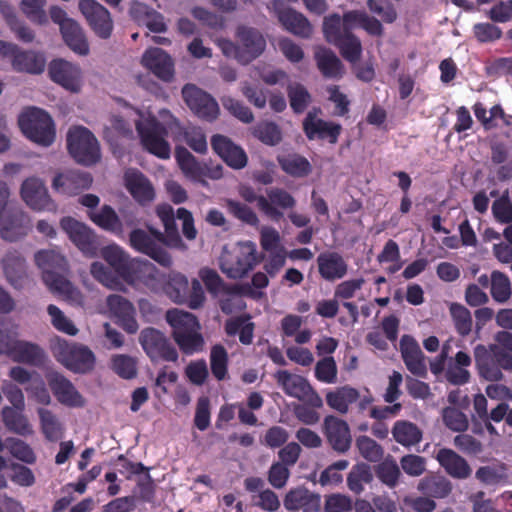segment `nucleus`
Instances as JSON below:
<instances>
[{"mask_svg": "<svg viewBox=\"0 0 512 512\" xmlns=\"http://www.w3.org/2000/svg\"><path fill=\"white\" fill-rule=\"evenodd\" d=\"M253 135L262 143L269 146H275L282 140L281 130L274 122L259 123L254 128Z\"/></svg>", "mask_w": 512, "mask_h": 512, "instance_id": "nucleus-61", "label": "nucleus"}, {"mask_svg": "<svg viewBox=\"0 0 512 512\" xmlns=\"http://www.w3.org/2000/svg\"><path fill=\"white\" fill-rule=\"evenodd\" d=\"M48 19L59 25L60 32H80L79 24L70 18L67 12L58 5H52L49 8Z\"/></svg>", "mask_w": 512, "mask_h": 512, "instance_id": "nucleus-64", "label": "nucleus"}, {"mask_svg": "<svg viewBox=\"0 0 512 512\" xmlns=\"http://www.w3.org/2000/svg\"><path fill=\"white\" fill-rule=\"evenodd\" d=\"M8 356L15 362L32 366L42 365L45 359V353L39 345L23 340H17Z\"/></svg>", "mask_w": 512, "mask_h": 512, "instance_id": "nucleus-37", "label": "nucleus"}, {"mask_svg": "<svg viewBox=\"0 0 512 512\" xmlns=\"http://www.w3.org/2000/svg\"><path fill=\"white\" fill-rule=\"evenodd\" d=\"M239 43L235 44L227 39H217L223 54L236 59L241 64H248L260 56L266 47L263 34H238Z\"/></svg>", "mask_w": 512, "mask_h": 512, "instance_id": "nucleus-7", "label": "nucleus"}, {"mask_svg": "<svg viewBox=\"0 0 512 512\" xmlns=\"http://www.w3.org/2000/svg\"><path fill=\"white\" fill-rule=\"evenodd\" d=\"M275 13L282 27L288 32H311L312 26L308 18L301 12L290 7H276Z\"/></svg>", "mask_w": 512, "mask_h": 512, "instance_id": "nucleus-38", "label": "nucleus"}, {"mask_svg": "<svg viewBox=\"0 0 512 512\" xmlns=\"http://www.w3.org/2000/svg\"><path fill=\"white\" fill-rule=\"evenodd\" d=\"M89 217L97 226L106 231L113 233L122 231V223L115 210L109 205H104L98 212L90 213Z\"/></svg>", "mask_w": 512, "mask_h": 512, "instance_id": "nucleus-48", "label": "nucleus"}, {"mask_svg": "<svg viewBox=\"0 0 512 512\" xmlns=\"http://www.w3.org/2000/svg\"><path fill=\"white\" fill-rule=\"evenodd\" d=\"M199 276L203 281L207 291L217 296L219 294L224 295H242L244 294V288L239 284H226L220 275L213 269L204 268L201 269Z\"/></svg>", "mask_w": 512, "mask_h": 512, "instance_id": "nucleus-36", "label": "nucleus"}, {"mask_svg": "<svg viewBox=\"0 0 512 512\" xmlns=\"http://www.w3.org/2000/svg\"><path fill=\"white\" fill-rule=\"evenodd\" d=\"M296 206V199L284 188L271 187L266 189V196L259 198V210L274 222L284 217L285 210H292Z\"/></svg>", "mask_w": 512, "mask_h": 512, "instance_id": "nucleus-14", "label": "nucleus"}, {"mask_svg": "<svg viewBox=\"0 0 512 512\" xmlns=\"http://www.w3.org/2000/svg\"><path fill=\"white\" fill-rule=\"evenodd\" d=\"M27 215L19 209H9L0 214V235L9 242H15L27 235Z\"/></svg>", "mask_w": 512, "mask_h": 512, "instance_id": "nucleus-22", "label": "nucleus"}, {"mask_svg": "<svg viewBox=\"0 0 512 512\" xmlns=\"http://www.w3.org/2000/svg\"><path fill=\"white\" fill-rule=\"evenodd\" d=\"M179 349L186 355H193L201 352L204 348V338L200 330H192L187 333H178L177 337L173 338Z\"/></svg>", "mask_w": 512, "mask_h": 512, "instance_id": "nucleus-56", "label": "nucleus"}, {"mask_svg": "<svg viewBox=\"0 0 512 512\" xmlns=\"http://www.w3.org/2000/svg\"><path fill=\"white\" fill-rule=\"evenodd\" d=\"M359 399V391L349 385L337 387L326 394V403L340 414H346L349 406Z\"/></svg>", "mask_w": 512, "mask_h": 512, "instance_id": "nucleus-39", "label": "nucleus"}, {"mask_svg": "<svg viewBox=\"0 0 512 512\" xmlns=\"http://www.w3.org/2000/svg\"><path fill=\"white\" fill-rule=\"evenodd\" d=\"M2 420L6 428L21 436L31 435L32 427L22 411L11 407H4L2 410Z\"/></svg>", "mask_w": 512, "mask_h": 512, "instance_id": "nucleus-47", "label": "nucleus"}, {"mask_svg": "<svg viewBox=\"0 0 512 512\" xmlns=\"http://www.w3.org/2000/svg\"><path fill=\"white\" fill-rule=\"evenodd\" d=\"M278 163L285 173L293 177H305L312 171L310 162L296 153L278 157Z\"/></svg>", "mask_w": 512, "mask_h": 512, "instance_id": "nucleus-46", "label": "nucleus"}, {"mask_svg": "<svg viewBox=\"0 0 512 512\" xmlns=\"http://www.w3.org/2000/svg\"><path fill=\"white\" fill-rule=\"evenodd\" d=\"M318 273L328 282H334L344 278L348 273V263L344 257L336 251L320 253L316 259Z\"/></svg>", "mask_w": 512, "mask_h": 512, "instance_id": "nucleus-25", "label": "nucleus"}, {"mask_svg": "<svg viewBox=\"0 0 512 512\" xmlns=\"http://www.w3.org/2000/svg\"><path fill=\"white\" fill-rule=\"evenodd\" d=\"M490 293L498 303H505L511 297L510 280L504 273L497 270L491 273Z\"/></svg>", "mask_w": 512, "mask_h": 512, "instance_id": "nucleus-57", "label": "nucleus"}, {"mask_svg": "<svg viewBox=\"0 0 512 512\" xmlns=\"http://www.w3.org/2000/svg\"><path fill=\"white\" fill-rule=\"evenodd\" d=\"M139 343L152 362L164 360L176 362L178 352L163 332L153 327L144 328L139 335Z\"/></svg>", "mask_w": 512, "mask_h": 512, "instance_id": "nucleus-9", "label": "nucleus"}, {"mask_svg": "<svg viewBox=\"0 0 512 512\" xmlns=\"http://www.w3.org/2000/svg\"><path fill=\"white\" fill-rule=\"evenodd\" d=\"M166 321L172 327L173 338L178 333H187L192 330H200V324L195 315L179 309H171L166 312Z\"/></svg>", "mask_w": 512, "mask_h": 512, "instance_id": "nucleus-40", "label": "nucleus"}, {"mask_svg": "<svg viewBox=\"0 0 512 512\" xmlns=\"http://www.w3.org/2000/svg\"><path fill=\"white\" fill-rule=\"evenodd\" d=\"M259 261L256 245L248 241L241 243L236 251L223 255L220 267L229 278L239 279L246 276Z\"/></svg>", "mask_w": 512, "mask_h": 512, "instance_id": "nucleus-8", "label": "nucleus"}, {"mask_svg": "<svg viewBox=\"0 0 512 512\" xmlns=\"http://www.w3.org/2000/svg\"><path fill=\"white\" fill-rule=\"evenodd\" d=\"M326 41L338 48L341 56L353 66L360 60L362 44L355 34H325Z\"/></svg>", "mask_w": 512, "mask_h": 512, "instance_id": "nucleus-35", "label": "nucleus"}, {"mask_svg": "<svg viewBox=\"0 0 512 512\" xmlns=\"http://www.w3.org/2000/svg\"><path fill=\"white\" fill-rule=\"evenodd\" d=\"M35 262L42 270V279L49 290L67 301L81 304L83 295L66 277L69 270L66 258L55 250H41L35 254Z\"/></svg>", "mask_w": 512, "mask_h": 512, "instance_id": "nucleus-1", "label": "nucleus"}, {"mask_svg": "<svg viewBox=\"0 0 512 512\" xmlns=\"http://www.w3.org/2000/svg\"><path fill=\"white\" fill-rule=\"evenodd\" d=\"M92 182V176L88 172L67 170L55 175L52 188L57 193L72 196L90 188Z\"/></svg>", "mask_w": 512, "mask_h": 512, "instance_id": "nucleus-20", "label": "nucleus"}, {"mask_svg": "<svg viewBox=\"0 0 512 512\" xmlns=\"http://www.w3.org/2000/svg\"><path fill=\"white\" fill-rule=\"evenodd\" d=\"M20 193L23 201L33 210H57V204L50 197L44 182L37 177L27 178L21 185Z\"/></svg>", "mask_w": 512, "mask_h": 512, "instance_id": "nucleus-16", "label": "nucleus"}, {"mask_svg": "<svg viewBox=\"0 0 512 512\" xmlns=\"http://www.w3.org/2000/svg\"><path fill=\"white\" fill-rule=\"evenodd\" d=\"M161 290L175 303H184L189 291V283L186 276L178 272L165 275Z\"/></svg>", "mask_w": 512, "mask_h": 512, "instance_id": "nucleus-42", "label": "nucleus"}, {"mask_svg": "<svg viewBox=\"0 0 512 512\" xmlns=\"http://www.w3.org/2000/svg\"><path fill=\"white\" fill-rule=\"evenodd\" d=\"M322 433L334 452L345 454L350 450L352 434L345 420L334 415H327L323 420Z\"/></svg>", "mask_w": 512, "mask_h": 512, "instance_id": "nucleus-15", "label": "nucleus"}, {"mask_svg": "<svg viewBox=\"0 0 512 512\" xmlns=\"http://www.w3.org/2000/svg\"><path fill=\"white\" fill-rule=\"evenodd\" d=\"M124 180L127 190L139 204L146 205L154 200V188L142 172L129 169L125 172Z\"/></svg>", "mask_w": 512, "mask_h": 512, "instance_id": "nucleus-30", "label": "nucleus"}, {"mask_svg": "<svg viewBox=\"0 0 512 512\" xmlns=\"http://www.w3.org/2000/svg\"><path fill=\"white\" fill-rule=\"evenodd\" d=\"M142 64L164 82H171L174 78V62L161 48L146 50L142 56Z\"/></svg>", "mask_w": 512, "mask_h": 512, "instance_id": "nucleus-24", "label": "nucleus"}, {"mask_svg": "<svg viewBox=\"0 0 512 512\" xmlns=\"http://www.w3.org/2000/svg\"><path fill=\"white\" fill-rule=\"evenodd\" d=\"M375 473L377 478L389 488L396 487L401 476L400 468L391 456L377 465Z\"/></svg>", "mask_w": 512, "mask_h": 512, "instance_id": "nucleus-55", "label": "nucleus"}, {"mask_svg": "<svg viewBox=\"0 0 512 512\" xmlns=\"http://www.w3.org/2000/svg\"><path fill=\"white\" fill-rule=\"evenodd\" d=\"M5 448L14 458L26 464H34L36 462V455L33 449L21 439L14 437L6 438Z\"/></svg>", "mask_w": 512, "mask_h": 512, "instance_id": "nucleus-58", "label": "nucleus"}, {"mask_svg": "<svg viewBox=\"0 0 512 512\" xmlns=\"http://www.w3.org/2000/svg\"><path fill=\"white\" fill-rule=\"evenodd\" d=\"M111 368L123 379H133L137 375L136 359L129 355H114L111 359Z\"/></svg>", "mask_w": 512, "mask_h": 512, "instance_id": "nucleus-60", "label": "nucleus"}, {"mask_svg": "<svg viewBox=\"0 0 512 512\" xmlns=\"http://www.w3.org/2000/svg\"><path fill=\"white\" fill-rule=\"evenodd\" d=\"M302 128L308 140H327L333 145L338 142L342 132V126L339 123L318 118L312 112L307 113Z\"/></svg>", "mask_w": 512, "mask_h": 512, "instance_id": "nucleus-18", "label": "nucleus"}, {"mask_svg": "<svg viewBox=\"0 0 512 512\" xmlns=\"http://www.w3.org/2000/svg\"><path fill=\"white\" fill-rule=\"evenodd\" d=\"M175 158L183 174L194 181H199L204 174V168L196 158L183 146L175 148Z\"/></svg>", "mask_w": 512, "mask_h": 512, "instance_id": "nucleus-45", "label": "nucleus"}, {"mask_svg": "<svg viewBox=\"0 0 512 512\" xmlns=\"http://www.w3.org/2000/svg\"><path fill=\"white\" fill-rule=\"evenodd\" d=\"M284 507L290 512L302 510L303 512H318L320 509V496L305 487L290 489L284 497Z\"/></svg>", "mask_w": 512, "mask_h": 512, "instance_id": "nucleus-29", "label": "nucleus"}, {"mask_svg": "<svg viewBox=\"0 0 512 512\" xmlns=\"http://www.w3.org/2000/svg\"><path fill=\"white\" fill-rule=\"evenodd\" d=\"M164 241V234L156 230H152L149 234L145 230L137 228L132 230L129 235V243L134 250L149 256L161 266L170 267L172 258L163 247Z\"/></svg>", "mask_w": 512, "mask_h": 512, "instance_id": "nucleus-6", "label": "nucleus"}, {"mask_svg": "<svg viewBox=\"0 0 512 512\" xmlns=\"http://www.w3.org/2000/svg\"><path fill=\"white\" fill-rule=\"evenodd\" d=\"M47 381L53 395L60 404L70 408H82L85 406V398L64 375L58 372L49 373Z\"/></svg>", "mask_w": 512, "mask_h": 512, "instance_id": "nucleus-17", "label": "nucleus"}, {"mask_svg": "<svg viewBox=\"0 0 512 512\" xmlns=\"http://www.w3.org/2000/svg\"><path fill=\"white\" fill-rule=\"evenodd\" d=\"M38 415L45 438L49 441L59 440L63 435V428L57 416L45 408H39Z\"/></svg>", "mask_w": 512, "mask_h": 512, "instance_id": "nucleus-50", "label": "nucleus"}, {"mask_svg": "<svg viewBox=\"0 0 512 512\" xmlns=\"http://www.w3.org/2000/svg\"><path fill=\"white\" fill-rule=\"evenodd\" d=\"M67 149L73 159L90 166L100 159V146L94 134L83 126H75L67 133Z\"/></svg>", "mask_w": 512, "mask_h": 512, "instance_id": "nucleus-3", "label": "nucleus"}, {"mask_svg": "<svg viewBox=\"0 0 512 512\" xmlns=\"http://www.w3.org/2000/svg\"><path fill=\"white\" fill-rule=\"evenodd\" d=\"M313 58L323 78L340 80L344 77L346 73L345 66L332 49L323 45L315 46Z\"/></svg>", "mask_w": 512, "mask_h": 512, "instance_id": "nucleus-21", "label": "nucleus"}, {"mask_svg": "<svg viewBox=\"0 0 512 512\" xmlns=\"http://www.w3.org/2000/svg\"><path fill=\"white\" fill-rule=\"evenodd\" d=\"M287 95L292 111L295 114L303 113L312 101L311 94L301 83H291L287 86Z\"/></svg>", "mask_w": 512, "mask_h": 512, "instance_id": "nucleus-49", "label": "nucleus"}, {"mask_svg": "<svg viewBox=\"0 0 512 512\" xmlns=\"http://www.w3.org/2000/svg\"><path fill=\"white\" fill-rule=\"evenodd\" d=\"M400 352L407 369L415 376L425 377L427 367L425 356L417 343L410 335H403L400 339Z\"/></svg>", "mask_w": 512, "mask_h": 512, "instance_id": "nucleus-27", "label": "nucleus"}, {"mask_svg": "<svg viewBox=\"0 0 512 512\" xmlns=\"http://www.w3.org/2000/svg\"><path fill=\"white\" fill-rule=\"evenodd\" d=\"M60 227L81 252L88 256L96 255L98 250L97 236L86 224L73 217L66 216L60 220Z\"/></svg>", "mask_w": 512, "mask_h": 512, "instance_id": "nucleus-13", "label": "nucleus"}, {"mask_svg": "<svg viewBox=\"0 0 512 512\" xmlns=\"http://www.w3.org/2000/svg\"><path fill=\"white\" fill-rule=\"evenodd\" d=\"M229 357L225 347L221 344H215L210 350V369L213 376L222 381L228 374Z\"/></svg>", "mask_w": 512, "mask_h": 512, "instance_id": "nucleus-51", "label": "nucleus"}, {"mask_svg": "<svg viewBox=\"0 0 512 512\" xmlns=\"http://www.w3.org/2000/svg\"><path fill=\"white\" fill-rule=\"evenodd\" d=\"M79 10L94 32H112L110 12L95 0H80Z\"/></svg>", "mask_w": 512, "mask_h": 512, "instance_id": "nucleus-26", "label": "nucleus"}, {"mask_svg": "<svg viewBox=\"0 0 512 512\" xmlns=\"http://www.w3.org/2000/svg\"><path fill=\"white\" fill-rule=\"evenodd\" d=\"M449 312L454 323L456 332L465 337L472 331V316L471 312L460 303H451Z\"/></svg>", "mask_w": 512, "mask_h": 512, "instance_id": "nucleus-53", "label": "nucleus"}, {"mask_svg": "<svg viewBox=\"0 0 512 512\" xmlns=\"http://www.w3.org/2000/svg\"><path fill=\"white\" fill-rule=\"evenodd\" d=\"M275 377L288 396L305 401L312 407H322L321 397L303 376L291 374L287 370H280L275 374Z\"/></svg>", "mask_w": 512, "mask_h": 512, "instance_id": "nucleus-10", "label": "nucleus"}, {"mask_svg": "<svg viewBox=\"0 0 512 512\" xmlns=\"http://www.w3.org/2000/svg\"><path fill=\"white\" fill-rule=\"evenodd\" d=\"M435 458L445 472L454 479H467L472 473L467 460L450 448L439 449Z\"/></svg>", "mask_w": 512, "mask_h": 512, "instance_id": "nucleus-28", "label": "nucleus"}, {"mask_svg": "<svg viewBox=\"0 0 512 512\" xmlns=\"http://www.w3.org/2000/svg\"><path fill=\"white\" fill-rule=\"evenodd\" d=\"M135 126L145 150L161 159L169 158L170 145L165 139L168 132L162 123L149 117L137 120Z\"/></svg>", "mask_w": 512, "mask_h": 512, "instance_id": "nucleus-5", "label": "nucleus"}, {"mask_svg": "<svg viewBox=\"0 0 512 512\" xmlns=\"http://www.w3.org/2000/svg\"><path fill=\"white\" fill-rule=\"evenodd\" d=\"M12 66L18 72L41 74L46 66V58L42 53L19 51L12 60Z\"/></svg>", "mask_w": 512, "mask_h": 512, "instance_id": "nucleus-41", "label": "nucleus"}, {"mask_svg": "<svg viewBox=\"0 0 512 512\" xmlns=\"http://www.w3.org/2000/svg\"><path fill=\"white\" fill-rule=\"evenodd\" d=\"M101 256L120 278L128 281L137 259H131L121 247L115 244L103 247Z\"/></svg>", "mask_w": 512, "mask_h": 512, "instance_id": "nucleus-32", "label": "nucleus"}, {"mask_svg": "<svg viewBox=\"0 0 512 512\" xmlns=\"http://www.w3.org/2000/svg\"><path fill=\"white\" fill-rule=\"evenodd\" d=\"M356 447L360 455L369 462H379L383 458L382 446L368 436H359L356 439Z\"/></svg>", "mask_w": 512, "mask_h": 512, "instance_id": "nucleus-59", "label": "nucleus"}, {"mask_svg": "<svg viewBox=\"0 0 512 512\" xmlns=\"http://www.w3.org/2000/svg\"><path fill=\"white\" fill-rule=\"evenodd\" d=\"M182 96L197 117L208 122H212L218 117L219 106L216 100L194 84H186L182 88Z\"/></svg>", "mask_w": 512, "mask_h": 512, "instance_id": "nucleus-12", "label": "nucleus"}, {"mask_svg": "<svg viewBox=\"0 0 512 512\" xmlns=\"http://www.w3.org/2000/svg\"><path fill=\"white\" fill-rule=\"evenodd\" d=\"M363 29L365 32H382V24L365 11L351 10L341 16L331 13L323 18L322 32H351Z\"/></svg>", "mask_w": 512, "mask_h": 512, "instance_id": "nucleus-4", "label": "nucleus"}, {"mask_svg": "<svg viewBox=\"0 0 512 512\" xmlns=\"http://www.w3.org/2000/svg\"><path fill=\"white\" fill-rule=\"evenodd\" d=\"M392 435L397 443L405 447L414 446L422 440V431L420 428L416 424L406 420H398L394 423Z\"/></svg>", "mask_w": 512, "mask_h": 512, "instance_id": "nucleus-44", "label": "nucleus"}, {"mask_svg": "<svg viewBox=\"0 0 512 512\" xmlns=\"http://www.w3.org/2000/svg\"><path fill=\"white\" fill-rule=\"evenodd\" d=\"M51 80L61 85L66 90L78 92L80 90V69L63 59H54L48 66Z\"/></svg>", "mask_w": 512, "mask_h": 512, "instance_id": "nucleus-23", "label": "nucleus"}, {"mask_svg": "<svg viewBox=\"0 0 512 512\" xmlns=\"http://www.w3.org/2000/svg\"><path fill=\"white\" fill-rule=\"evenodd\" d=\"M57 360L75 373L90 372L95 365V356L93 352L86 346L78 344H60L57 353Z\"/></svg>", "mask_w": 512, "mask_h": 512, "instance_id": "nucleus-11", "label": "nucleus"}, {"mask_svg": "<svg viewBox=\"0 0 512 512\" xmlns=\"http://www.w3.org/2000/svg\"><path fill=\"white\" fill-rule=\"evenodd\" d=\"M211 147L229 167L240 170L247 166L248 156L246 152L229 137L221 134L213 135L211 138Z\"/></svg>", "mask_w": 512, "mask_h": 512, "instance_id": "nucleus-19", "label": "nucleus"}, {"mask_svg": "<svg viewBox=\"0 0 512 512\" xmlns=\"http://www.w3.org/2000/svg\"><path fill=\"white\" fill-rule=\"evenodd\" d=\"M46 5L47 0H21L19 8L31 23L46 25L48 23Z\"/></svg>", "mask_w": 512, "mask_h": 512, "instance_id": "nucleus-54", "label": "nucleus"}, {"mask_svg": "<svg viewBox=\"0 0 512 512\" xmlns=\"http://www.w3.org/2000/svg\"><path fill=\"white\" fill-rule=\"evenodd\" d=\"M373 475L369 465L360 463L352 467L347 477L348 488L355 494H360L366 484H370Z\"/></svg>", "mask_w": 512, "mask_h": 512, "instance_id": "nucleus-52", "label": "nucleus"}, {"mask_svg": "<svg viewBox=\"0 0 512 512\" xmlns=\"http://www.w3.org/2000/svg\"><path fill=\"white\" fill-rule=\"evenodd\" d=\"M491 211L497 223L505 225L512 223V202L508 190L492 203Z\"/></svg>", "mask_w": 512, "mask_h": 512, "instance_id": "nucleus-62", "label": "nucleus"}, {"mask_svg": "<svg viewBox=\"0 0 512 512\" xmlns=\"http://www.w3.org/2000/svg\"><path fill=\"white\" fill-rule=\"evenodd\" d=\"M226 207L228 212L236 219L251 225L256 226L259 223V219L256 213L248 205L241 203L233 199L226 200Z\"/></svg>", "mask_w": 512, "mask_h": 512, "instance_id": "nucleus-63", "label": "nucleus"}, {"mask_svg": "<svg viewBox=\"0 0 512 512\" xmlns=\"http://www.w3.org/2000/svg\"><path fill=\"white\" fill-rule=\"evenodd\" d=\"M23 134L41 146H50L55 140V127L51 116L43 109L32 107L19 116Z\"/></svg>", "mask_w": 512, "mask_h": 512, "instance_id": "nucleus-2", "label": "nucleus"}, {"mask_svg": "<svg viewBox=\"0 0 512 512\" xmlns=\"http://www.w3.org/2000/svg\"><path fill=\"white\" fill-rule=\"evenodd\" d=\"M165 280V274L147 260H138L135 262L131 277L128 283H142L154 292L161 290Z\"/></svg>", "mask_w": 512, "mask_h": 512, "instance_id": "nucleus-31", "label": "nucleus"}, {"mask_svg": "<svg viewBox=\"0 0 512 512\" xmlns=\"http://www.w3.org/2000/svg\"><path fill=\"white\" fill-rule=\"evenodd\" d=\"M417 488L425 496L442 499L451 493L452 484L444 476L429 475L419 481Z\"/></svg>", "mask_w": 512, "mask_h": 512, "instance_id": "nucleus-43", "label": "nucleus"}, {"mask_svg": "<svg viewBox=\"0 0 512 512\" xmlns=\"http://www.w3.org/2000/svg\"><path fill=\"white\" fill-rule=\"evenodd\" d=\"M2 268L9 283L15 288H21L27 280L26 261L20 252L8 251L3 257Z\"/></svg>", "mask_w": 512, "mask_h": 512, "instance_id": "nucleus-34", "label": "nucleus"}, {"mask_svg": "<svg viewBox=\"0 0 512 512\" xmlns=\"http://www.w3.org/2000/svg\"><path fill=\"white\" fill-rule=\"evenodd\" d=\"M474 360L480 377L488 381H500L503 373L499 370L491 345L489 348L478 344L474 348Z\"/></svg>", "mask_w": 512, "mask_h": 512, "instance_id": "nucleus-33", "label": "nucleus"}]
</instances>
